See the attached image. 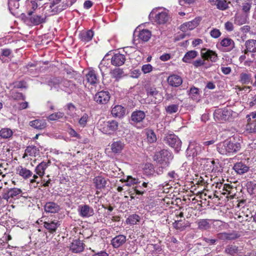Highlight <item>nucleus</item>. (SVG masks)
<instances>
[{
  "mask_svg": "<svg viewBox=\"0 0 256 256\" xmlns=\"http://www.w3.org/2000/svg\"><path fill=\"white\" fill-rule=\"evenodd\" d=\"M154 68L150 64H146L142 66V71L144 74L150 72L153 70Z\"/></svg>",
  "mask_w": 256,
  "mask_h": 256,
  "instance_id": "obj_62",
  "label": "nucleus"
},
{
  "mask_svg": "<svg viewBox=\"0 0 256 256\" xmlns=\"http://www.w3.org/2000/svg\"><path fill=\"white\" fill-rule=\"evenodd\" d=\"M233 169L237 174L242 175L247 172L249 170L250 167L244 162H240L234 164Z\"/></svg>",
  "mask_w": 256,
  "mask_h": 256,
  "instance_id": "obj_18",
  "label": "nucleus"
},
{
  "mask_svg": "<svg viewBox=\"0 0 256 256\" xmlns=\"http://www.w3.org/2000/svg\"><path fill=\"white\" fill-rule=\"evenodd\" d=\"M78 212L81 216L88 218L92 216L94 214V211L92 207L85 204L79 206Z\"/></svg>",
  "mask_w": 256,
  "mask_h": 256,
  "instance_id": "obj_17",
  "label": "nucleus"
},
{
  "mask_svg": "<svg viewBox=\"0 0 256 256\" xmlns=\"http://www.w3.org/2000/svg\"><path fill=\"white\" fill-rule=\"evenodd\" d=\"M179 106L176 104H170L166 107V111L168 114L176 112L178 110Z\"/></svg>",
  "mask_w": 256,
  "mask_h": 256,
  "instance_id": "obj_52",
  "label": "nucleus"
},
{
  "mask_svg": "<svg viewBox=\"0 0 256 256\" xmlns=\"http://www.w3.org/2000/svg\"><path fill=\"white\" fill-rule=\"evenodd\" d=\"M247 16L244 14H236L234 16V22L236 24L241 26L246 23Z\"/></svg>",
  "mask_w": 256,
  "mask_h": 256,
  "instance_id": "obj_46",
  "label": "nucleus"
},
{
  "mask_svg": "<svg viewBox=\"0 0 256 256\" xmlns=\"http://www.w3.org/2000/svg\"><path fill=\"white\" fill-rule=\"evenodd\" d=\"M118 126V124L116 120H112L100 122L98 127L104 134H110L117 130Z\"/></svg>",
  "mask_w": 256,
  "mask_h": 256,
  "instance_id": "obj_5",
  "label": "nucleus"
},
{
  "mask_svg": "<svg viewBox=\"0 0 256 256\" xmlns=\"http://www.w3.org/2000/svg\"><path fill=\"white\" fill-rule=\"evenodd\" d=\"M44 210L46 212L56 213L60 210V206L54 202H46L44 206Z\"/></svg>",
  "mask_w": 256,
  "mask_h": 256,
  "instance_id": "obj_30",
  "label": "nucleus"
},
{
  "mask_svg": "<svg viewBox=\"0 0 256 256\" xmlns=\"http://www.w3.org/2000/svg\"><path fill=\"white\" fill-rule=\"evenodd\" d=\"M147 140L150 143H154L156 141V136L154 132L152 130H146Z\"/></svg>",
  "mask_w": 256,
  "mask_h": 256,
  "instance_id": "obj_50",
  "label": "nucleus"
},
{
  "mask_svg": "<svg viewBox=\"0 0 256 256\" xmlns=\"http://www.w3.org/2000/svg\"><path fill=\"white\" fill-rule=\"evenodd\" d=\"M108 181V178L102 175L96 176L93 178L94 186L97 190H99L106 188Z\"/></svg>",
  "mask_w": 256,
  "mask_h": 256,
  "instance_id": "obj_12",
  "label": "nucleus"
},
{
  "mask_svg": "<svg viewBox=\"0 0 256 256\" xmlns=\"http://www.w3.org/2000/svg\"><path fill=\"white\" fill-rule=\"evenodd\" d=\"M111 112L113 116L120 118L124 114L125 109L122 106L116 105L112 108Z\"/></svg>",
  "mask_w": 256,
  "mask_h": 256,
  "instance_id": "obj_38",
  "label": "nucleus"
},
{
  "mask_svg": "<svg viewBox=\"0 0 256 256\" xmlns=\"http://www.w3.org/2000/svg\"><path fill=\"white\" fill-rule=\"evenodd\" d=\"M126 241V237L123 234H119L112 238L111 244L114 248H118Z\"/></svg>",
  "mask_w": 256,
  "mask_h": 256,
  "instance_id": "obj_21",
  "label": "nucleus"
},
{
  "mask_svg": "<svg viewBox=\"0 0 256 256\" xmlns=\"http://www.w3.org/2000/svg\"><path fill=\"white\" fill-rule=\"evenodd\" d=\"M16 174L22 176L24 179L27 180L32 175V172L22 166H19L16 169Z\"/></svg>",
  "mask_w": 256,
  "mask_h": 256,
  "instance_id": "obj_22",
  "label": "nucleus"
},
{
  "mask_svg": "<svg viewBox=\"0 0 256 256\" xmlns=\"http://www.w3.org/2000/svg\"><path fill=\"white\" fill-rule=\"evenodd\" d=\"M164 140L166 143L174 148L176 152L180 150L182 142L176 136L173 134H168L165 137Z\"/></svg>",
  "mask_w": 256,
  "mask_h": 256,
  "instance_id": "obj_6",
  "label": "nucleus"
},
{
  "mask_svg": "<svg viewBox=\"0 0 256 256\" xmlns=\"http://www.w3.org/2000/svg\"><path fill=\"white\" fill-rule=\"evenodd\" d=\"M62 80L58 78H53L48 82V84L52 90L59 91L60 90V88H62Z\"/></svg>",
  "mask_w": 256,
  "mask_h": 256,
  "instance_id": "obj_36",
  "label": "nucleus"
},
{
  "mask_svg": "<svg viewBox=\"0 0 256 256\" xmlns=\"http://www.w3.org/2000/svg\"><path fill=\"white\" fill-rule=\"evenodd\" d=\"M64 118H66L64 114L60 112L52 114L48 117V120L52 121L56 120L59 119H62Z\"/></svg>",
  "mask_w": 256,
  "mask_h": 256,
  "instance_id": "obj_49",
  "label": "nucleus"
},
{
  "mask_svg": "<svg viewBox=\"0 0 256 256\" xmlns=\"http://www.w3.org/2000/svg\"><path fill=\"white\" fill-rule=\"evenodd\" d=\"M240 144L228 140L219 143L217 145L218 152L221 154L230 156L236 153L240 149Z\"/></svg>",
  "mask_w": 256,
  "mask_h": 256,
  "instance_id": "obj_1",
  "label": "nucleus"
},
{
  "mask_svg": "<svg viewBox=\"0 0 256 256\" xmlns=\"http://www.w3.org/2000/svg\"><path fill=\"white\" fill-rule=\"evenodd\" d=\"M110 96L108 91H100L98 92L94 96V100L98 104H104L110 100Z\"/></svg>",
  "mask_w": 256,
  "mask_h": 256,
  "instance_id": "obj_11",
  "label": "nucleus"
},
{
  "mask_svg": "<svg viewBox=\"0 0 256 256\" xmlns=\"http://www.w3.org/2000/svg\"><path fill=\"white\" fill-rule=\"evenodd\" d=\"M94 36V32L92 30L82 32L79 35L80 38L84 42H88L92 40Z\"/></svg>",
  "mask_w": 256,
  "mask_h": 256,
  "instance_id": "obj_37",
  "label": "nucleus"
},
{
  "mask_svg": "<svg viewBox=\"0 0 256 256\" xmlns=\"http://www.w3.org/2000/svg\"><path fill=\"white\" fill-rule=\"evenodd\" d=\"M22 190L20 188H10L8 190V192L4 193L2 196V198L6 201L8 200L10 198H14L21 194Z\"/></svg>",
  "mask_w": 256,
  "mask_h": 256,
  "instance_id": "obj_23",
  "label": "nucleus"
},
{
  "mask_svg": "<svg viewBox=\"0 0 256 256\" xmlns=\"http://www.w3.org/2000/svg\"><path fill=\"white\" fill-rule=\"evenodd\" d=\"M60 223L58 220H48L44 222V226L51 234L55 232L60 226Z\"/></svg>",
  "mask_w": 256,
  "mask_h": 256,
  "instance_id": "obj_20",
  "label": "nucleus"
},
{
  "mask_svg": "<svg viewBox=\"0 0 256 256\" xmlns=\"http://www.w3.org/2000/svg\"><path fill=\"white\" fill-rule=\"evenodd\" d=\"M238 234L236 232H221L218 234L216 235L218 240H234L238 238Z\"/></svg>",
  "mask_w": 256,
  "mask_h": 256,
  "instance_id": "obj_31",
  "label": "nucleus"
},
{
  "mask_svg": "<svg viewBox=\"0 0 256 256\" xmlns=\"http://www.w3.org/2000/svg\"><path fill=\"white\" fill-rule=\"evenodd\" d=\"M147 94L148 96H153L156 98H161V96L158 92L154 88H150L147 90Z\"/></svg>",
  "mask_w": 256,
  "mask_h": 256,
  "instance_id": "obj_53",
  "label": "nucleus"
},
{
  "mask_svg": "<svg viewBox=\"0 0 256 256\" xmlns=\"http://www.w3.org/2000/svg\"><path fill=\"white\" fill-rule=\"evenodd\" d=\"M40 153L39 149L36 146H29L25 150V155L26 156H36Z\"/></svg>",
  "mask_w": 256,
  "mask_h": 256,
  "instance_id": "obj_43",
  "label": "nucleus"
},
{
  "mask_svg": "<svg viewBox=\"0 0 256 256\" xmlns=\"http://www.w3.org/2000/svg\"><path fill=\"white\" fill-rule=\"evenodd\" d=\"M200 56L204 60H208L215 62L218 60L217 54L215 52L206 48H203L201 50Z\"/></svg>",
  "mask_w": 256,
  "mask_h": 256,
  "instance_id": "obj_9",
  "label": "nucleus"
},
{
  "mask_svg": "<svg viewBox=\"0 0 256 256\" xmlns=\"http://www.w3.org/2000/svg\"><path fill=\"white\" fill-rule=\"evenodd\" d=\"M240 80L242 84H248L252 82L250 74L247 73H242L240 76Z\"/></svg>",
  "mask_w": 256,
  "mask_h": 256,
  "instance_id": "obj_48",
  "label": "nucleus"
},
{
  "mask_svg": "<svg viewBox=\"0 0 256 256\" xmlns=\"http://www.w3.org/2000/svg\"><path fill=\"white\" fill-rule=\"evenodd\" d=\"M108 64L104 60H102L98 66V68L102 76L104 75L105 72H108Z\"/></svg>",
  "mask_w": 256,
  "mask_h": 256,
  "instance_id": "obj_51",
  "label": "nucleus"
},
{
  "mask_svg": "<svg viewBox=\"0 0 256 256\" xmlns=\"http://www.w3.org/2000/svg\"><path fill=\"white\" fill-rule=\"evenodd\" d=\"M76 1V0H67L66 4H63L62 6H59V8L58 7L55 12L62 11L66 10L68 7L72 6Z\"/></svg>",
  "mask_w": 256,
  "mask_h": 256,
  "instance_id": "obj_55",
  "label": "nucleus"
},
{
  "mask_svg": "<svg viewBox=\"0 0 256 256\" xmlns=\"http://www.w3.org/2000/svg\"><path fill=\"white\" fill-rule=\"evenodd\" d=\"M152 185L149 184L148 182H143L141 186H136L134 188V191L138 195H142L146 192V188H152Z\"/></svg>",
  "mask_w": 256,
  "mask_h": 256,
  "instance_id": "obj_33",
  "label": "nucleus"
},
{
  "mask_svg": "<svg viewBox=\"0 0 256 256\" xmlns=\"http://www.w3.org/2000/svg\"><path fill=\"white\" fill-rule=\"evenodd\" d=\"M110 74L112 78L116 79V80H118L124 76V71L120 68H114L110 71Z\"/></svg>",
  "mask_w": 256,
  "mask_h": 256,
  "instance_id": "obj_42",
  "label": "nucleus"
},
{
  "mask_svg": "<svg viewBox=\"0 0 256 256\" xmlns=\"http://www.w3.org/2000/svg\"><path fill=\"white\" fill-rule=\"evenodd\" d=\"M231 111L226 108L216 110L214 113V118L216 120L224 122L228 120L231 116Z\"/></svg>",
  "mask_w": 256,
  "mask_h": 256,
  "instance_id": "obj_8",
  "label": "nucleus"
},
{
  "mask_svg": "<svg viewBox=\"0 0 256 256\" xmlns=\"http://www.w3.org/2000/svg\"><path fill=\"white\" fill-rule=\"evenodd\" d=\"M224 252L229 254L232 256H241L242 254H240L239 252V250L238 249V247L236 246L233 245H229L224 250Z\"/></svg>",
  "mask_w": 256,
  "mask_h": 256,
  "instance_id": "obj_39",
  "label": "nucleus"
},
{
  "mask_svg": "<svg viewBox=\"0 0 256 256\" xmlns=\"http://www.w3.org/2000/svg\"><path fill=\"white\" fill-rule=\"evenodd\" d=\"M19 0H8V8L10 11L18 9L20 6Z\"/></svg>",
  "mask_w": 256,
  "mask_h": 256,
  "instance_id": "obj_57",
  "label": "nucleus"
},
{
  "mask_svg": "<svg viewBox=\"0 0 256 256\" xmlns=\"http://www.w3.org/2000/svg\"><path fill=\"white\" fill-rule=\"evenodd\" d=\"M86 78L88 82L91 84H94L98 82V78L94 70H90L86 74Z\"/></svg>",
  "mask_w": 256,
  "mask_h": 256,
  "instance_id": "obj_41",
  "label": "nucleus"
},
{
  "mask_svg": "<svg viewBox=\"0 0 256 256\" xmlns=\"http://www.w3.org/2000/svg\"><path fill=\"white\" fill-rule=\"evenodd\" d=\"M126 56L119 52L115 53L112 57L111 63L113 66H119L124 64Z\"/></svg>",
  "mask_w": 256,
  "mask_h": 256,
  "instance_id": "obj_16",
  "label": "nucleus"
},
{
  "mask_svg": "<svg viewBox=\"0 0 256 256\" xmlns=\"http://www.w3.org/2000/svg\"><path fill=\"white\" fill-rule=\"evenodd\" d=\"M204 148L200 144L195 142H190L186 150V154L188 156H198V158L202 159L204 156L206 155L204 154Z\"/></svg>",
  "mask_w": 256,
  "mask_h": 256,
  "instance_id": "obj_3",
  "label": "nucleus"
},
{
  "mask_svg": "<svg viewBox=\"0 0 256 256\" xmlns=\"http://www.w3.org/2000/svg\"><path fill=\"white\" fill-rule=\"evenodd\" d=\"M219 46L222 48L223 51L229 52L234 48L235 43L230 38H226L222 39L216 45L218 48Z\"/></svg>",
  "mask_w": 256,
  "mask_h": 256,
  "instance_id": "obj_10",
  "label": "nucleus"
},
{
  "mask_svg": "<svg viewBox=\"0 0 256 256\" xmlns=\"http://www.w3.org/2000/svg\"><path fill=\"white\" fill-rule=\"evenodd\" d=\"M10 98L14 100H24V96L20 92H12L10 93Z\"/></svg>",
  "mask_w": 256,
  "mask_h": 256,
  "instance_id": "obj_59",
  "label": "nucleus"
},
{
  "mask_svg": "<svg viewBox=\"0 0 256 256\" xmlns=\"http://www.w3.org/2000/svg\"><path fill=\"white\" fill-rule=\"evenodd\" d=\"M199 94V90L196 88H192L190 90V94L192 98L197 99V96Z\"/></svg>",
  "mask_w": 256,
  "mask_h": 256,
  "instance_id": "obj_64",
  "label": "nucleus"
},
{
  "mask_svg": "<svg viewBox=\"0 0 256 256\" xmlns=\"http://www.w3.org/2000/svg\"><path fill=\"white\" fill-rule=\"evenodd\" d=\"M244 46L246 52L251 54L256 52V40H248L244 44Z\"/></svg>",
  "mask_w": 256,
  "mask_h": 256,
  "instance_id": "obj_35",
  "label": "nucleus"
},
{
  "mask_svg": "<svg viewBox=\"0 0 256 256\" xmlns=\"http://www.w3.org/2000/svg\"><path fill=\"white\" fill-rule=\"evenodd\" d=\"M84 248V243L80 240H74L70 246V250L75 253H78L82 252Z\"/></svg>",
  "mask_w": 256,
  "mask_h": 256,
  "instance_id": "obj_26",
  "label": "nucleus"
},
{
  "mask_svg": "<svg viewBox=\"0 0 256 256\" xmlns=\"http://www.w3.org/2000/svg\"><path fill=\"white\" fill-rule=\"evenodd\" d=\"M126 186H131L136 184H140V181L138 178H132V176H128L126 180Z\"/></svg>",
  "mask_w": 256,
  "mask_h": 256,
  "instance_id": "obj_58",
  "label": "nucleus"
},
{
  "mask_svg": "<svg viewBox=\"0 0 256 256\" xmlns=\"http://www.w3.org/2000/svg\"><path fill=\"white\" fill-rule=\"evenodd\" d=\"M246 130L250 132H256V120L248 122L246 126Z\"/></svg>",
  "mask_w": 256,
  "mask_h": 256,
  "instance_id": "obj_60",
  "label": "nucleus"
},
{
  "mask_svg": "<svg viewBox=\"0 0 256 256\" xmlns=\"http://www.w3.org/2000/svg\"><path fill=\"white\" fill-rule=\"evenodd\" d=\"M198 56V52L194 50L188 52L182 61L186 63H190L191 61Z\"/></svg>",
  "mask_w": 256,
  "mask_h": 256,
  "instance_id": "obj_40",
  "label": "nucleus"
},
{
  "mask_svg": "<svg viewBox=\"0 0 256 256\" xmlns=\"http://www.w3.org/2000/svg\"><path fill=\"white\" fill-rule=\"evenodd\" d=\"M145 113L142 110H136L132 114L131 120L134 124L140 123L144 119Z\"/></svg>",
  "mask_w": 256,
  "mask_h": 256,
  "instance_id": "obj_24",
  "label": "nucleus"
},
{
  "mask_svg": "<svg viewBox=\"0 0 256 256\" xmlns=\"http://www.w3.org/2000/svg\"><path fill=\"white\" fill-rule=\"evenodd\" d=\"M150 16L154 18L155 21L159 24H164L169 19L168 12L165 9L161 8L153 9L150 14Z\"/></svg>",
  "mask_w": 256,
  "mask_h": 256,
  "instance_id": "obj_4",
  "label": "nucleus"
},
{
  "mask_svg": "<svg viewBox=\"0 0 256 256\" xmlns=\"http://www.w3.org/2000/svg\"><path fill=\"white\" fill-rule=\"evenodd\" d=\"M124 142L121 140L115 141L110 146L111 150L114 153H120L124 149Z\"/></svg>",
  "mask_w": 256,
  "mask_h": 256,
  "instance_id": "obj_32",
  "label": "nucleus"
},
{
  "mask_svg": "<svg viewBox=\"0 0 256 256\" xmlns=\"http://www.w3.org/2000/svg\"><path fill=\"white\" fill-rule=\"evenodd\" d=\"M202 164L204 165V168L208 172H212L218 171V160L216 161L210 158H202Z\"/></svg>",
  "mask_w": 256,
  "mask_h": 256,
  "instance_id": "obj_7",
  "label": "nucleus"
},
{
  "mask_svg": "<svg viewBox=\"0 0 256 256\" xmlns=\"http://www.w3.org/2000/svg\"><path fill=\"white\" fill-rule=\"evenodd\" d=\"M61 85L62 88H60V90L64 91L68 94H72L76 89V86L74 84L66 80H62Z\"/></svg>",
  "mask_w": 256,
  "mask_h": 256,
  "instance_id": "obj_15",
  "label": "nucleus"
},
{
  "mask_svg": "<svg viewBox=\"0 0 256 256\" xmlns=\"http://www.w3.org/2000/svg\"><path fill=\"white\" fill-rule=\"evenodd\" d=\"M167 80L170 86L175 87L180 86L182 82L181 77L176 74L169 76Z\"/></svg>",
  "mask_w": 256,
  "mask_h": 256,
  "instance_id": "obj_27",
  "label": "nucleus"
},
{
  "mask_svg": "<svg viewBox=\"0 0 256 256\" xmlns=\"http://www.w3.org/2000/svg\"><path fill=\"white\" fill-rule=\"evenodd\" d=\"M256 59V54H251L244 50V54L242 55L239 60L240 62L244 61V64L245 66H250V64L254 62Z\"/></svg>",
  "mask_w": 256,
  "mask_h": 256,
  "instance_id": "obj_19",
  "label": "nucleus"
},
{
  "mask_svg": "<svg viewBox=\"0 0 256 256\" xmlns=\"http://www.w3.org/2000/svg\"><path fill=\"white\" fill-rule=\"evenodd\" d=\"M200 20V18H196L192 21L184 23L180 26V29L183 32L192 30L199 24Z\"/></svg>",
  "mask_w": 256,
  "mask_h": 256,
  "instance_id": "obj_13",
  "label": "nucleus"
},
{
  "mask_svg": "<svg viewBox=\"0 0 256 256\" xmlns=\"http://www.w3.org/2000/svg\"><path fill=\"white\" fill-rule=\"evenodd\" d=\"M173 158L172 154L168 150H163L155 154L154 156V161L164 166H168L170 160Z\"/></svg>",
  "mask_w": 256,
  "mask_h": 256,
  "instance_id": "obj_2",
  "label": "nucleus"
},
{
  "mask_svg": "<svg viewBox=\"0 0 256 256\" xmlns=\"http://www.w3.org/2000/svg\"><path fill=\"white\" fill-rule=\"evenodd\" d=\"M140 220V216L137 214H132L128 216L126 222L130 224H136Z\"/></svg>",
  "mask_w": 256,
  "mask_h": 256,
  "instance_id": "obj_56",
  "label": "nucleus"
},
{
  "mask_svg": "<svg viewBox=\"0 0 256 256\" xmlns=\"http://www.w3.org/2000/svg\"><path fill=\"white\" fill-rule=\"evenodd\" d=\"M210 2L212 6H216L217 8L222 10H226L228 8L226 0H212Z\"/></svg>",
  "mask_w": 256,
  "mask_h": 256,
  "instance_id": "obj_34",
  "label": "nucleus"
},
{
  "mask_svg": "<svg viewBox=\"0 0 256 256\" xmlns=\"http://www.w3.org/2000/svg\"><path fill=\"white\" fill-rule=\"evenodd\" d=\"M30 24L34 26H38L44 23L46 21L47 16L46 14H32L28 16Z\"/></svg>",
  "mask_w": 256,
  "mask_h": 256,
  "instance_id": "obj_14",
  "label": "nucleus"
},
{
  "mask_svg": "<svg viewBox=\"0 0 256 256\" xmlns=\"http://www.w3.org/2000/svg\"><path fill=\"white\" fill-rule=\"evenodd\" d=\"M29 124L35 129L42 130L46 128L47 123L44 120L37 119L30 121Z\"/></svg>",
  "mask_w": 256,
  "mask_h": 256,
  "instance_id": "obj_25",
  "label": "nucleus"
},
{
  "mask_svg": "<svg viewBox=\"0 0 256 256\" xmlns=\"http://www.w3.org/2000/svg\"><path fill=\"white\" fill-rule=\"evenodd\" d=\"M198 227L201 230H208L210 228V225L207 220H201L198 222Z\"/></svg>",
  "mask_w": 256,
  "mask_h": 256,
  "instance_id": "obj_54",
  "label": "nucleus"
},
{
  "mask_svg": "<svg viewBox=\"0 0 256 256\" xmlns=\"http://www.w3.org/2000/svg\"><path fill=\"white\" fill-rule=\"evenodd\" d=\"M38 7V3L36 0L30 1L28 4V15L32 16Z\"/></svg>",
  "mask_w": 256,
  "mask_h": 256,
  "instance_id": "obj_47",
  "label": "nucleus"
},
{
  "mask_svg": "<svg viewBox=\"0 0 256 256\" xmlns=\"http://www.w3.org/2000/svg\"><path fill=\"white\" fill-rule=\"evenodd\" d=\"M50 164V161L42 162L39 164L35 168V172L38 176L42 177L44 174L45 170Z\"/></svg>",
  "mask_w": 256,
  "mask_h": 256,
  "instance_id": "obj_28",
  "label": "nucleus"
},
{
  "mask_svg": "<svg viewBox=\"0 0 256 256\" xmlns=\"http://www.w3.org/2000/svg\"><path fill=\"white\" fill-rule=\"evenodd\" d=\"M151 32L148 30H142L138 34V38L144 42H147L151 37Z\"/></svg>",
  "mask_w": 256,
  "mask_h": 256,
  "instance_id": "obj_45",
  "label": "nucleus"
},
{
  "mask_svg": "<svg viewBox=\"0 0 256 256\" xmlns=\"http://www.w3.org/2000/svg\"><path fill=\"white\" fill-rule=\"evenodd\" d=\"M60 1L61 0H54L53 2L50 4L49 8L46 10L47 12L46 14L48 15H54L58 12H60L61 11L56 12L55 10L58 7L59 8V6H62L63 4H65L64 2H63L61 4L58 5Z\"/></svg>",
  "mask_w": 256,
  "mask_h": 256,
  "instance_id": "obj_29",
  "label": "nucleus"
},
{
  "mask_svg": "<svg viewBox=\"0 0 256 256\" xmlns=\"http://www.w3.org/2000/svg\"><path fill=\"white\" fill-rule=\"evenodd\" d=\"M88 120V114H84L78 120L79 125L82 128L85 127L87 124Z\"/></svg>",
  "mask_w": 256,
  "mask_h": 256,
  "instance_id": "obj_61",
  "label": "nucleus"
},
{
  "mask_svg": "<svg viewBox=\"0 0 256 256\" xmlns=\"http://www.w3.org/2000/svg\"><path fill=\"white\" fill-rule=\"evenodd\" d=\"M13 134V132L9 128H2L0 130V137L4 139L9 138Z\"/></svg>",
  "mask_w": 256,
  "mask_h": 256,
  "instance_id": "obj_44",
  "label": "nucleus"
},
{
  "mask_svg": "<svg viewBox=\"0 0 256 256\" xmlns=\"http://www.w3.org/2000/svg\"><path fill=\"white\" fill-rule=\"evenodd\" d=\"M205 64V60L204 58H199L192 62V64L195 68H198L203 66Z\"/></svg>",
  "mask_w": 256,
  "mask_h": 256,
  "instance_id": "obj_63",
  "label": "nucleus"
}]
</instances>
